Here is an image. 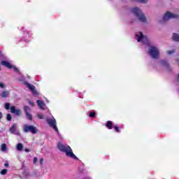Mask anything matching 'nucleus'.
I'll return each instance as SVG.
<instances>
[{
    "instance_id": "obj_1",
    "label": "nucleus",
    "mask_w": 179,
    "mask_h": 179,
    "mask_svg": "<svg viewBox=\"0 0 179 179\" xmlns=\"http://www.w3.org/2000/svg\"><path fill=\"white\" fill-rule=\"evenodd\" d=\"M57 148L59 149V150H60V152L66 153V156H67V157H71V159H73L74 160H79L78 157H76V155L73 154L72 148H71L69 145H65L62 143H58Z\"/></svg>"
},
{
    "instance_id": "obj_2",
    "label": "nucleus",
    "mask_w": 179,
    "mask_h": 179,
    "mask_svg": "<svg viewBox=\"0 0 179 179\" xmlns=\"http://www.w3.org/2000/svg\"><path fill=\"white\" fill-rule=\"evenodd\" d=\"M131 11L133 13H134L136 17H138L140 22H142L143 23H145V22H146V17H145V14H143L142 13V10L138 8V7L133 8L131 9Z\"/></svg>"
},
{
    "instance_id": "obj_3",
    "label": "nucleus",
    "mask_w": 179,
    "mask_h": 179,
    "mask_svg": "<svg viewBox=\"0 0 179 179\" xmlns=\"http://www.w3.org/2000/svg\"><path fill=\"white\" fill-rule=\"evenodd\" d=\"M4 108L6 110H10V113H12V114H15V115H18V117L22 115V110L20 109H16V107L14 106L10 107V103H6L4 104Z\"/></svg>"
},
{
    "instance_id": "obj_4",
    "label": "nucleus",
    "mask_w": 179,
    "mask_h": 179,
    "mask_svg": "<svg viewBox=\"0 0 179 179\" xmlns=\"http://www.w3.org/2000/svg\"><path fill=\"white\" fill-rule=\"evenodd\" d=\"M23 131L27 134L30 132L33 134H36L38 132V129H37V127H36V126L29 124H24L23 126Z\"/></svg>"
},
{
    "instance_id": "obj_5",
    "label": "nucleus",
    "mask_w": 179,
    "mask_h": 179,
    "mask_svg": "<svg viewBox=\"0 0 179 179\" xmlns=\"http://www.w3.org/2000/svg\"><path fill=\"white\" fill-rule=\"evenodd\" d=\"M170 19H179V15L167 11L163 17V22H167Z\"/></svg>"
},
{
    "instance_id": "obj_6",
    "label": "nucleus",
    "mask_w": 179,
    "mask_h": 179,
    "mask_svg": "<svg viewBox=\"0 0 179 179\" xmlns=\"http://www.w3.org/2000/svg\"><path fill=\"white\" fill-rule=\"evenodd\" d=\"M148 54L151 55V57L154 59H157L159 58V55L160 54L159 52V49L156 47L151 46L150 48V50L148 51Z\"/></svg>"
},
{
    "instance_id": "obj_7",
    "label": "nucleus",
    "mask_w": 179,
    "mask_h": 179,
    "mask_svg": "<svg viewBox=\"0 0 179 179\" xmlns=\"http://www.w3.org/2000/svg\"><path fill=\"white\" fill-rule=\"evenodd\" d=\"M47 122H48L49 127H50L51 128L55 129L56 131V132L59 134V131L58 130V127H57V120H55V118L48 119Z\"/></svg>"
},
{
    "instance_id": "obj_8",
    "label": "nucleus",
    "mask_w": 179,
    "mask_h": 179,
    "mask_svg": "<svg viewBox=\"0 0 179 179\" xmlns=\"http://www.w3.org/2000/svg\"><path fill=\"white\" fill-rule=\"evenodd\" d=\"M138 37V35H136ZM137 41L138 43H143L144 44H148L149 43V40L148 39V36H144L142 32H140V35L138 36L137 38Z\"/></svg>"
},
{
    "instance_id": "obj_9",
    "label": "nucleus",
    "mask_w": 179,
    "mask_h": 179,
    "mask_svg": "<svg viewBox=\"0 0 179 179\" xmlns=\"http://www.w3.org/2000/svg\"><path fill=\"white\" fill-rule=\"evenodd\" d=\"M161 65L162 66H165L166 69L170 72L171 71V68H170V64L166 60H161Z\"/></svg>"
},
{
    "instance_id": "obj_10",
    "label": "nucleus",
    "mask_w": 179,
    "mask_h": 179,
    "mask_svg": "<svg viewBox=\"0 0 179 179\" xmlns=\"http://www.w3.org/2000/svg\"><path fill=\"white\" fill-rule=\"evenodd\" d=\"M1 64L3 65V66H6V68H8V69H13V66L5 60L1 61Z\"/></svg>"
},
{
    "instance_id": "obj_11",
    "label": "nucleus",
    "mask_w": 179,
    "mask_h": 179,
    "mask_svg": "<svg viewBox=\"0 0 179 179\" xmlns=\"http://www.w3.org/2000/svg\"><path fill=\"white\" fill-rule=\"evenodd\" d=\"M17 125L16 124H13V125L11 126V127L9 129V132L11 134H15L16 132V128H17Z\"/></svg>"
},
{
    "instance_id": "obj_12",
    "label": "nucleus",
    "mask_w": 179,
    "mask_h": 179,
    "mask_svg": "<svg viewBox=\"0 0 179 179\" xmlns=\"http://www.w3.org/2000/svg\"><path fill=\"white\" fill-rule=\"evenodd\" d=\"M27 86L28 87V89H29V90H31V92H33V93H35L36 92V87L30 83H27Z\"/></svg>"
},
{
    "instance_id": "obj_13",
    "label": "nucleus",
    "mask_w": 179,
    "mask_h": 179,
    "mask_svg": "<svg viewBox=\"0 0 179 179\" xmlns=\"http://www.w3.org/2000/svg\"><path fill=\"white\" fill-rule=\"evenodd\" d=\"M36 103L40 108H44V107L45 106V103H44V102L41 100H37Z\"/></svg>"
},
{
    "instance_id": "obj_14",
    "label": "nucleus",
    "mask_w": 179,
    "mask_h": 179,
    "mask_svg": "<svg viewBox=\"0 0 179 179\" xmlns=\"http://www.w3.org/2000/svg\"><path fill=\"white\" fill-rule=\"evenodd\" d=\"M172 40L173 41L178 42L179 41V34H176V33H173V34L172 36Z\"/></svg>"
},
{
    "instance_id": "obj_15",
    "label": "nucleus",
    "mask_w": 179,
    "mask_h": 179,
    "mask_svg": "<svg viewBox=\"0 0 179 179\" xmlns=\"http://www.w3.org/2000/svg\"><path fill=\"white\" fill-rule=\"evenodd\" d=\"M106 127L108 129H113V122H111V121H107V122H106Z\"/></svg>"
},
{
    "instance_id": "obj_16",
    "label": "nucleus",
    "mask_w": 179,
    "mask_h": 179,
    "mask_svg": "<svg viewBox=\"0 0 179 179\" xmlns=\"http://www.w3.org/2000/svg\"><path fill=\"white\" fill-rule=\"evenodd\" d=\"M8 95H9V91H3L1 94L3 99H6V97H8Z\"/></svg>"
},
{
    "instance_id": "obj_17",
    "label": "nucleus",
    "mask_w": 179,
    "mask_h": 179,
    "mask_svg": "<svg viewBox=\"0 0 179 179\" xmlns=\"http://www.w3.org/2000/svg\"><path fill=\"white\" fill-rule=\"evenodd\" d=\"M17 150H19L20 152L23 150V144L19 143L17 144Z\"/></svg>"
},
{
    "instance_id": "obj_18",
    "label": "nucleus",
    "mask_w": 179,
    "mask_h": 179,
    "mask_svg": "<svg viewBox=\"0 0 179 179\" xmlns=\"http://www.w3.org/2000/svg\"><path fill=\"white\" fill-rule=\"evenodd\" d=\"M24 111L25 114H29L30 113V108L27 106H24Z\"/></svg>"
},
{
    "instance_id": "obj_19",
    "label": "nucleus",
    "mask_w": 179,
    "mask_h": 179,
    "mask_svg": "<svg viewBox=\"0 0 179 179\" xmlns=\"http://www.w3.org/2000/svg\"><path fill=\"white\" fill-rule=\"evenodd\" d=\"M1 152H5L7 149L6 143L1 144Z\"/></svg>"
},
{
    "instance_id": "obj_20",
    "label": "nucleus",
    "mask_w": 179,
    "mask_h": 179,
    "mask_svg": "<svg viewBox=\"0 0 179 179\" xmlns=\"http://www.w3.org/2000/svg\"><path fill=\"white\" fill-rule=\"evenodd\" d=\"M26 115L28 120H29V121H31L33 120V115H31V114L26 113Z\"/></svg>"
},
{
    "instance_id": "obj_21",
    "label": "nucleus",
    "mask_w": 179,
    "mask_h": 179,
    "mask_svg": "<svg viewBox=\"0 0 179 179\" xmlns=\"http://www.w3.org/2000/svg\"><path fill=\"white\" fill-rule=\"evenodd\" d=\"M90 117L91 118H94V117H96V112H94V111L91 112V113H90Z\"/></svg>"
},
{
    "instance_id": "obj_22",
    "label": "nucleus",
    "mask_w": 179,
    "mask_h": 179,
    "mask_svg": "<svg viewBox=\"0 0 179 179\" xmlns=\"http://www.w3.org/2000/svg\"><path fill=\"white\" fill-rule=\"evenodd\" d=\"M113 128L115 129V130L116 131V132H118V133L121 132V130H120V127H118V125H115V126L113 127Z\"/></svg>"
},
{
    "instance_id": "obj_23",
    "label": "nucleus",
    "mask_w": 179,
    "mask_h": 179,
    "mask_svg": "<svg viewBox=\"0 0 179 179\" xmlns=\"http://www.w3.org/2000/svg\"><path fill=\"white\" fill-rule=\"evenodd\" d=\"M6 173H8V169H3V170L1 171V176H5V174H6Z\"/></svg>"
},
{
    "instance_id": "obj_24",
    "label": "nucleus",
    "mask_w": 179,
    "mask_h": 179,
    "mask_svg": "<svg viewBox=\"0 0 179 179\" xmlns=\"http://www.w3.org/2000/svg\"><path fill=\"white\" fill-rule=\"evenodd\" d=\"M174 52H176V50H168L167 51V54L169 55H171V54H174Z\"/></svg>"
},
{
    "instance_id": "obj_25",
    "label": "nucleus",
    "mask_w": 179,
    "mask_h": 179,
    "mask_svg": "<svg viewBox=\"0 0 179 179\" xmlns=\"http://www.w3.org/2000/svg\"><path fill=\"white\" fill-rule=\"evenodd\" d=\"M7 121H11L12 120V115H10V114H7Z\"/></svg>"
},
{
    "instance_id": "obj_26",
    "label": "nucleus",
    "mask_w": 179,
    "mask_h": 179,
    "mask_svg": "<svg viewBox=\"0 0 179 179\" xmlns=\"http://www.w3.org/2000/svg\"><path fill=\"white\" fill-rule=\"evenodd\" d=\"M38 118H39V120H44V115H43L42 114H38Z\"/></svg>"
},
{
    "instance_id": "obj_27",
    "label": "nucleus",
    "mask_w": 179,
    "mask_h": 179,
    "mask_svg": "<svg viewBox=\"0 0 179 179\" xmlns=\"http://www.w3.org/2000/svg\"><path fill=\"white\" fill-rule=\"evenodd\" d=\"M138 2H141L142 3H146V2H148V0H138Z\"/></svg>"
},
{
    "instance_id": "obj_28",
    "label": "nucleus",
    "mask_w": 179,
    "mask_h": 179,
    "mask_svg": "<svg viewBox=\"0 0 179 179\" xmlns=\"http://www.w3.org/2000/svg\"><path fill=\"white\" fill-rule=\"evenodd\" d=\"M13 68L15 72H19V69L16 68L15 66H13Z\"/></svg>"
},
{
    "instance_id": "obj_29",
    "label": "nucleus",
    "mask_w": 179,
    "mask_h": 179,
    "mask_svg": "<svg viewBox=\"0 0 179 179\" xmlns=\"http://www.w3.org/2000/svg\"><path fill=\"white\" fill-rule=\"evenodd\" d=\"M0 87H1V89H3V87H5V85L3 83H0Z\"/></svg>"
},
{
    "instance_id": "obj_30",
    "label": "nucleus",
    "mask_w": 179,
    "mask_h": 179,
    "mask_svg": "<svg viewBox=\"0 0 179 179\" xmlns=\"http://www.w3.org/2000/svg\"><path fill=\"white\" fill-rule=\"evenodd\" d=\"M37 160H38L37 157H35L34 158V161H33L34 162V164H36V162H37Z\"/></svg>"
},
{
    "instance_id": "obj_31",
    "label": "nucleus",
    "mask_w": 179,
    "mask_h": 179,
    "mask_svg": "<svg viewBox=\"0 0 179 179\" xmlns=\"http://www.w3.org/2000/svg\"><path fill=\"white\" fill-rule=\"evenodd\" d=\"M43 162H44V159L41 158L39 161L40 164H43Z\"/></svg>"
},
{
    "instance_id": "obj_32",
    "label": "nucleus",
    "mask_w": 179,
    "mask_h": 179,
    "mask_svg": "<svg viewBox=\"0 0 179 179\" xmlns=\"http://www.w3.org/2000/svg\"><path fill=\"white\" fill-rule=\"evenodd\" d=\"M4 166H5V167H9V164L6 163V164H4Z\"/></svg>"
},
{
    "instance_id": "obj_33",
    "label": "nucleus",
    "mask_w": 179,
    "mask_h": 179,
    "mask_svg": "<svg viewBox=\"0 0 179 179\" xmlns=\"http://www.w3.org/2000/svg\"><path fill=\"white\" fill-rule=\"evenodd\" d=\"M2 119V113L0 112V120Z\"/></svg>"
},
{
    "instance_id": "obj_34",
    "label": "nucleus",
    "mask_w": 179,
    "mask_h": 179,
    "mask_svg": "<svg viewBox=\"0 0 179 179\" xmlns=\"http://www.w3.org/2000/svg\"><path fill=\"white\" fill-rule=\"evenodd\" d=\"M25 152H30V150H29V149L26 148V149H25Z\"/></svg>"
},
{
    "instance_id": "obj_35",
    "label": "nucleus",
    "mask_w": 179,
    "mask_h": 179,
    "mask_svg": "<svg viewBox=\"0 0 179 179\" xmlns=\"http://www.w3.org/2000/svg\"><path fill=\"white\" fill-rule=\"evenodd\" d=\"M29 104H31V106L34 105V103L33 102H29Z\"/></svg>"
},
{
    "instance_id": "obj_36",
    "label": "nucleus",
    "mask_w": 179,
    "mask_h": 179,
    "mask_svg": "<svg viewBox=\"0 0 179 179\" xmlns=\"http://www.w3.org/2000/svg\"><path fill=\"white\" fill-rule=\"evenodd\" d=\"M0 71H1V66H0Z\"/></svg>"
}]
</instances>
